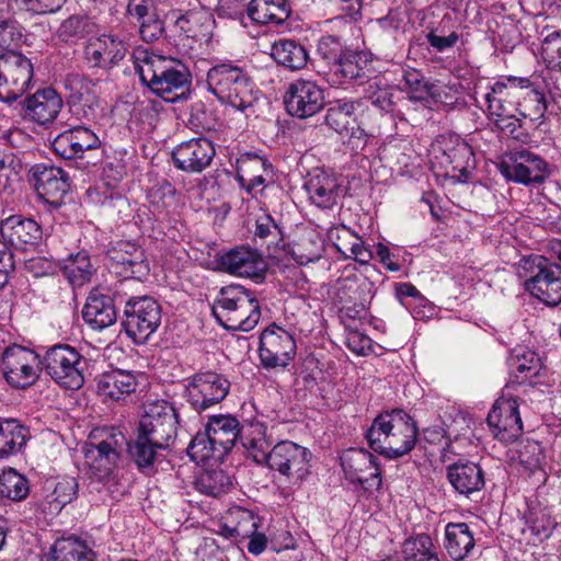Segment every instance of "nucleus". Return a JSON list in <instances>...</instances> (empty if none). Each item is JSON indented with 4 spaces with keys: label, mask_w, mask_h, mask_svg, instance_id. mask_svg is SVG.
<instances>
[{
    "label": "nucleus",
    "mask_w": 561,
    "mask_h": 561,
    "mask_svg": "<svg viewBox=\"0 0 561 561\" xmlns=\"http://www.w3.org/2000/svg\"><path fill=\"white\" fill-rule=\"evenodd\" d=\"M131 59L141 83L165 102L174 103L188 92L191 76L172 59L141 46L134 49Z\"/></svg>",
    "instance_id": "1"
},
{
    "label": "nucleus",
    "mask_w": 561,
    "mask_h": 561,
    "mask_svg": "<svg viewBox=\"0 0 561 561\" xmlns=\"http://www.w3.org/2000/svg\"><path fill=\"white\" fill-rule=\"evenodd\" d=\"M365 437L374 451L396 459L414 448L417 428L414 420L405 411L394 409L376 416Z\"/></svg>",
    "instance_id": "2"
},
{
    "label": "nucleus",
    "mask_w": 561,
    "mask_h": 561,
    "mask_svg": "<svg viewBox=\"0 0 561 561\" xmlns=\"http://www.w3.org/2000/svg\"><path fill=\"white\" fill-rule=\"evenodd\" d=\"M213 314L226 330L250 332L260 322L261 307L251 290L229 285L220 289L213 305Z\"/></svg>",
    "instance_id": "3"
},
{
    "label": "nucleus",
    "mask_w": 561,
    "mask_h": 561,
    "mask_svg": "<svg viewBox=\"0 0 561 561\" xmlns=\"http://www.w3.org/2000/svg\"><path fill=\"white\" fill-rule=\"evenodd\" d=\"M524 288L547 306L561 304V266L538 254L523 256L515 266Z\"/></svg>",
    "instance_id": "4"
},
{
    "label": "nucleus",
    "mask_w": 561,
    "mask_h": 561,
    "mask_svg": "<svg viewBox=\"0 0 561 561\" xmlns=\"http://www.w3.org/2000/svg\"><path fill=\"white\" fill-rule=\"evenodd\" d=\"M208 90L221 102L243 111L253 102L248 72L232 62L219 64L207 72Z\"/></svg>",
    "instance_id": "5"
},
{
    "label": "nucleus",
    "mask_w": 561,
    "mask_h": 561,
    "mask_svg": "<svg viewBox=\"0 0 561 561\" xmlns=\"http://www.w3.org/2000/svg\"><path fill=\"white\" fill-rule=\"evenodd\" d=\"M88 359L68 344L50 346L43 357V368L59 386L77 390L84 385Z\"/></svg>",
    "instance_id": "6"
},
{
    "label": "nucleus",
    "mask_w": 561,
    "mask_h": 561,
    "mask_svg": "<svg viewBox=\"0 0 561 561\" xmlns=\"http://www.w3.org/2000/svg\"><path fill=\"white\" fill-rule=\"evenodd\" d=\"M124 328L136 344H145L161 324V306L149 296L124 298Z\"/></svg>",
    "instance_id": "7"
},
{
    "label": "nucleus",
    "mask_w": 561,
    "mask_h": 561,
    "mask_svg": "<svg viewBox=\"0 0 561 561\" xmlns=\"http://www.w3.org/2000/svg\"><path fill=\"white\" fill-rule=\"evenodd\" d=\"M311 453L308 448L291 440L277 443L263 463L277 471L291 484L301 483L310 473Z\"/></svg>",
    "instance_id": "8"
},
{
    "label": "nucleus",
    "mask_w": 561,
    "mask_h": 561,
    "mask_svg": "<svg viewBox=\"0 0 561 561\" xmlns=\"http://www.w3.org/2000/svg\"><path fill=\"white\" fill-rule=\"evenodd\" d=\"M34 75L30 58L9 50L0 55V101L13 103L30 88Z\"/></svg>",
    "instance_id": "9"
},
{
    "label": "nucleus",
    "mask_w": 561,
    "mask_h": 561,
    "mask_svg": "<svg viewBox=\"0 0 561 561\" xmlns=\"http://www.w3.org/2000/svg\"><path fill=\"white\" fill-rule=\"evenodd\" d=\"M43 369L41 356L26 347L12 345L2 355V373L7 382L16 389L34 385Z\"/></svg>",
    "instance_id": "10"
},
{
    "label": "nucleus",
    "mask_w": 561,
    "mask_h": 561,
    "mask_svg": "<svg viewBox=\"0 0 561 561\" xmlns=\"http://www.w3.org/2000/svg\"><path fill=\"white\" fill-rule=\"evenodd\" d=\"M96 437L102 439L99 443L90 442L88 444L84 450V459L95 478L102 480L112 472L118 459L119 449L125 443V437L121 432L113 428L96 430L92 433L91 439Z\"/></svg>",
    "instance_id": "11"
},
{
    "label": "nucleus",
    "mask_w": 561,
    "mask_h": 561,
    "mask_svg": "<svg viewBox=\"0 0 561 561\" xmlns=\"http://www.w3.org/2000/svg\"><path fill=\"white\" fill-rule=\"evenodd\" d=\"M128 282H118L113 293L94 288L82 309L84 322L93 330H103L116 321L115 304H123L127 296Z\"/></svg>",
    "instance_id": "12"
},
{
    "label": "nucleus",
    "mask_w": 561,
    "mask_h": 561,
    "mask_svg": "<svg viewBox=\"0 0 561 561\" xmlns=\"http://www.w3.org/2000/svg\"><path fill=\"white\" fill-rule=\"evenodd\" d=\"M230 389L229 380L211 370L199 371L188 378L185 396L190 405L202 412L222 401Z\"/></svg>",
    "instance_id": "13"
},
{
    "label": "nucleus",
    "mask_w": 561,
    "mask_h": 561,
    "mask_svg": "<svg viewBox=\"0 0 561 561\" xmlns=\"http://www.w3.org/2000/svg\"><path fill=\"white\" fill-rule=\"evenodd\" d=\"M345 479L360 485L365 491L379 490L382 485L381 470L376 457L364 448H348L341 456Z\"/></svg>",
    "instance_id": "14"
},
{
    "label": "nucleus",
    "mask_w": 561,
    "mask_h": 561,
    "mask_svg": "<svg viewBox=\"0 0 561 561\" xmlns=\"http://www.w3.org/2000/svg\"><path fill=\"white\" fill-rule=\"evenodd\" d=\"M179 419L175 408L164 401H154L147 405L138 431L140 434L171 446L178 430Z\"/></svg>",
    "instance_id": "15"
},
{
    "label": "nucleus",
    "mask_w": 561,
    "mask_h": 561,
    "mask_svg": "<svg viewBox=\"0 0 561 561\" xmlns=\"http://www.w3.org/2000/svg\"><path fill=\"white\" fill-rule=\"evenodd\" d=\"M296 351V340L285 329L273 324L261 333L259 356L265 368L287 367Z\"/></svg>",
    "instance_id": "16"
},
{
    "label": "nucleus",
    "mask_w": 561,
    "mask_h": 561,
    "mask_svg": "<svg viewBox=\"0 0 561 561\" xmlns=\"http://www.w3.org/2000/svg\"><path fill=\"white\" fill-rule=\"evenodd\" d=\"M439 156H435L444 174L456 182H466L476 168L471 147L458 136L444 138L439 146Z\"/></svg>",
    "instance_id": "17"
},
{
    "label": "nucleus",
    "mask_w": 561,
    "mask_h": 561,
    "mask_svg": "<svg viewBox=\"0 0 561 561\" xmlns=\"http://www.w3.org/2000/svg\"><path fill=\"white\" fill-rule=\"evenodd\" d=\"M500 171L506 180L524 185L541 184L549 176L547 162L527 149L512 152Z\"/></svg>",
    "instance_id": "18"
},
{
    "label": "nucleus",
    "mask_w": 561,
    "mask_h": 561,
    "mask_svg": "<svg viewBox=\"0 0 561 561\" xmlns=\"http://www.w3.org/2000/svg\"><path fill=\"white\" fill-rule=\"evenodd\" d=\"M284 103L289 115L298 118L311 117L324 105V93L312 80L297 79L289 83Z\"/></svg>",
    "instance_id": "19"
},
{
    "label": "nucleus",
    "mask_w": 561,
    "mask_h": 561,
    "mask_svg": "<svg viewBox=\"0 0 561 561\" xmlns=\"http://www.w3.org/2000/svg\"><path fill=\"white\" fill-rule=\"evenodd\" d=\"M494 437L503 443L515 440L523 433L518 403L513 398L497 399L486 417Z\"/></svg>",
    "instance_id": "20"
},
{
    "label": "nucleus",
    "mask_w": 561,
    "mask_h": 561,
    "mask_svg": "<svg viewBox=\"0 0 561 561\" xmlns=\"http://www.w3.org/2000/svg\"><path fill=\"white\" fill-rule=\"evenodd\" d=\"M111 266L128 282V288L135 280H140L149 273V265L144 251L135 243L118 241L107 251Z\"/></svg>",
    "instance_id": "21"
},
{
    "label": "nucleus",
    "mask_w": 561,
    "mask_h": 561,
    "mask_svg": "<svg viewBox=\"0 0 561 561\" xmlns=\"http://www.w3.org/2000/svg\"><path fill=\"white\" fill-rule=\"evenodd\" d=\"M31 171L37 195L54 207L60 206L70 187L67 172L44 163L35 164Z\"/></svg>",
    "instance_id": "22"
},
{
    "label": "nucleus",
    "mask_w": 561,
    "mask_h": 561,
    "mask_svg": "<svg viewBox=\"0 0 561 561\" xmlns=\"http://www.w3.org/2000/svg\"><path fill=\"white\" fill-rule=\"evenodd\" d=\"M215 153L213 142L198 137L179 144L172 151V160L181 171L201 173L210 165Z\"/></svg>",
    "instance_id": "23"
},
{
    "label": "nucleus",
    "mask_w": 561,
    "mask_h": 561,
    "mask_svg": "<svg viewBox=\"0 0 561 561\" xmlns=\"http://www.w3.org/2000/svg\"><path fill=\"white\" fill-rule=\"evenodd\" d=\"M21 105L24 119L45 126L57 118L64 102L56 90L45 88L25 98Z\"/></svg>",
    "instance_id": "24"
},
{
    "label": "nucleus",
    "mask_w": 561,
    "mask_h": 561,
    "mask_svg": "<svg viewBox=\"0 0 561 561\" xmlns=\"http://www.w3.org/2000/svg\"><path fill=\"white\" fill-rule=\"evenodd\" d=\"M0 232L3 243L16 250L26 251L39 244L43 238L41 226L33 219L10 216L1 221Z\"/></svg>",
    "instance_id": "25"
},
{
    "label": "nucleus",
    "mask_w": 561,
    "mask_h": 561,
    "mask_svg": "<svg viewBox=\"0 0 561 561\" xmlns=\"http://www.w3.org/2000/svg\"><path fill=\"white\" fill-rule=\"evenodd\" d=\"M222 271L238 277H261L265 265L260 253L250 247H236L218 259Z\"/></svg>",
    "instance_id": "26"
},
{
    "label": "nucleus",
    "mask_w": 561,
    "mask_h": 561,
    "mask_svg": "<svg viewBox=\"0 0 561 561\" xmlns=\"http://www.w3.org/2000/svg\"><path fill=\"white\" fill-rule=\"evenodd\" d=\"M126 53L124 41L112 34L91 37L84 47L85 59L98 68L114 67L124 59Z\"/></svg>",
    "instance_id": "27"
},
{
    "label": "nucleus",
    "mask_w": 561,
    "mask_h": 561,
    "mask_svg": "<svg viewBox=\"0 0 561 561\" xmlns=\"http://www.w3.org/2000/svg\"><path fill=\"white\" fill-rule=\"evenodd\" d=\"M447 479L456 492L467 497L480 492L485 484L482 468L470 461L448 466Z\"/></svg>",
    "instance_id": "28"
},
{
    "label": "nucleus",
    "mask_w": 561,
    "mask_h": 561,
    "mask_svg": "<svg viewBox=\"0 0 561 561\" xmlns=\"http://www.w3.org/2000/svg\"><path fill=\"white\" fill-rule=\"evenodd\" d=\"M96 381V393L105 401H119L135 391L137 386L136 377L127 370L115 369L99 375Z\"/></svg>",
    "instance_id": "29"
},
{
    "label": "nucleus",
    "mask_w": 561,
    "mask_h": 561,
    "mask_svg": "<svg viewBox=\"0 0 561 561\" xmlns=\"http://www.w3.org/2000/svg\"><path fill=\"white\" fill-rule=\"evenodd\" d=\"M169 448L170 446L137 432L135 439L128 444V454L141 472H152L154 465L162 461L164 451Z\"/></svg>",
    "instance_id": "30"
},
{
    "label": "nucleus",
    "mask_w": 561,
    "mask_h": 561,
    "mask_svg": "<svg viewBox=\"0 0 561 561\" xmlns=\"http://www.w3.org/2000/svg\"><path fill=\"white\" fill-rule=\"evenodd\" d=\"M524 534H529L534 541L542 542L550 538L558 526L552 511L540 503H530L523 516Z\"/></svg>",
    "instance_id": "31"
},
{
    "label": "nucleus",
    "mask_w": 561,
    "mask_h": 561,
    "mask_svg": "<svg viewBox=\"0 0 561 561\" xmlns=\"http://www.w3.org/2000/svg\"><path fill=\"white\" fill-rule=\"evenodd\" d=\"M305 188L311 203L319 208H332L337 202L340 185L333 175L323 171L309 174Z\"/></svg>",
    "instance_id": "32"
},
{
    "label": "nucleus",
    "mask_w": 561,
    "mask_h": 561,
    "mask_svg": "<svg viewBox=\"0 0 561 561\" xmlns=\"http://www.w3.org/2000/svg\"><path fill=\"white\" fill-rule=\"evenodd\" d=\"M511 367L513 369V378L519 383L536 385L543 373V364L541 357L530 350H515L511 357Z\"/></svg>",
    "instance_id": "33"
},
{
    "label": "nucleus",
    "mask_w": 561,
    "mask_h": 561,
    "mask_svg": "<svg viewBox=\"0 0 561 561\" xmlns=\"http://www.w3.org/2000/svg\"><path fill=\"white\" fill-rule=\"evenodd\" d=\"M240 425L238 419L231 414H214L208 417L205 432L215 444L229 453L239 438Z\"/></svg>",
    "instance_id": "34"
},
{
    "label": "nucleus",
    "mask_w": 561,
    "mask_h": 561,
    "mask_svg": "<svg viewBox=\"0 0 561 561\" xmlns=\"http://www.w3.org/2000/svg\"><path fill=\"white\" fill-rule=\"evenodd\" d=\"M291 9L287 0H251L248 3V16L254 23H284L290 15Z\"/></svg>",
    "instance_id": "35"
},
{
    "label": "nucleus",
    "mask_w": 561,
    "mask_h": 561,
    "mask_svg": "<svg viewBox=\"0 0 561 561\" xmlns=\"http://www.w3.org/2000/svg\"><path fill=\"white\" fill-rule=\"evenodd\" d=\"M238 440L257 463H263L271 450L270 443L266 438V427L260 421H247L242 423L240 425Z\"/></svg>",
    "instance_id": "36"
},
{
    "label": "nucleus",
    "mask_w": 561,
    "mask_h": 561,
    "mask_svg": "<svg viewBox=\"0 0 561 561\" xmlns=\"http://www.w3.org/2000/svg\"><path fill=\"white\" fill-rule=\"evenodd\" d=\"M271 57L288 70H300L307 66L309 55L304 45L287 38H280L271 47Z\"/></svg>",
    "instance_id": "37"
},
{
    "label": "nucleus",
    "mask_w": 561,
    "mask_h": 561,
    "mask_svg": "<svg viewBox=\"0 0 561 561\" xmlns=\"http://www.w3.org/2000/svg\"><path fill=\"white\" fill-rule=\"evenodd\" d=\"M445 549L455 561H462L474 548L473 534L466 523H448L445 527Z\"/></svg>",
    "instance_id": "38"
},
{
    "label": "nucleus",
    "mask_w": 561,
    "mask_h": 561,
    "mask_svg": "<svg viewBox=\"0 0 561 561\" xmlns=\"http://www.w3.org/2000/svg\"><path fill=\"white\" fill-rule=\"evenodd\" d=\"M366 55L362 51L348 49L331 66L329 81L341 85L353 79L360 78L366 64Z\"/></svg>",
    "instance_id": "39"
},
{
    "label": "nucleus",
    "mask_w": 561,
    "mask_h": 561,
    "mask_svg": "<svg viewBox=\"0 0 561 561\" xmlns=\"http://www.w3.org/2000/svg\"><path fill=\"white\" fill-rule=\"evenodd\" d=\"M330 238L341 241L335 243V248L346 257H352L360 264H366L373 259V253L365 242L345 226L330 231Z\"/></svg>",
    "instance_id": "40"
},
{
    "label": "nucleus",
    "mask_w": 561,
    "mask_h": 561,
    "mask_svg": "<svg viewBox=\"0 0 561 561\" xmlns=\"http://www.w3.org/2000/svg\"><path fill=\"white\" fill-rule=\"evenodd\" d=\"M187 454L197 463L217 465L224 461L228 451L215 444L214 439L204 432L196 434L191 440Z\"/></svg>",
    "instance_id": "41"
},
{
    "label": "nucleus",
    "mask_w": 561,
    "mask_h": 561,
    "mask_svg": "<svg viewBox=\"0 0 561 561\" xmlns=\"http://www.w3.org/2000/svg\"><path fill=\"white\" fill-rule=\"evenodd\" d=\"M176 26L187 37L207 42L213 35L215 20L206 11H188L176 20Z\"/></svg>",
    "instance_id": "42"
},
{
    "label": "nucleus",
    "mask_w": 561,
    "mask_h": 561,
    "mask_svg": "<svg viewBox=\"0 0 561 561\" xmlns=\"http://www.w3.org/2000/svg\"><path fill=\"white\" fill-rule=\"evenodd\" d=\"M42 561H93V552L84 541L67 537L55 541L51 551Z\"/></svg>",
    "instance_id": "43"
},
{
    "label": "nucleus",
    "mask_w": 561,
    "mask_h": 561,
    "mask_svg": "<svg viewBox=\"0 0 561 561\" xmlns=\"http://www.w3.org/2000/svg\"><path fill=\"white\" fill-rule=\"evenodd\" d=\"M28 430L16 420L0 417V458L19 453L26 444Z\"/></svg>",
    "instance_id": "44"
},
{
    "label": "nucleus",
    "mask_w": 561,
    "mask_h": 561,
    "mask_svg": "<svg viewBox=\"0 0 561 561\" xmlns=\"http://www.w3.org/2000/svg\"><path fill=\"white\" fill-rule=\"evenodd\" d=\"M257 528V517L252 512L241 507L231 508L222 525L224 534L228 538H247Z\"/></svg>",
    "instance_id": "45"
},
{
    "label": "nucleus",
    "mask_w": 561,
    "mask_h": 561,
    "mask_svg": "<svg viewBox=\"0 0 561 561\" xmlns=\"http://www.w3.org/2000/svg\"><path fill=\"white\" fill-rule=\"evenodd\" d=\"M325 122L330 128L343 135L356 122L355 103L348 100L331 102L327 110Z\"/></svg>",
    "instance_id": "46"
},
{
    "label": "nucleus",
    "mask_w": 561,
    "mask_h": 561,
    "mask_svg": "<svg viewBox=\"0 0 561 561\" xmlns=\"http://www.w3.org/2000/svg\"><path fill=\"white\" fill-rule=\"evenodd\" d=\"M522 96L517 114L530 124H539L547 111L545 94L530 82V88H525Z\"/></svg>",
    "instance_id": "47"
},
{
    "label": "nucleus",
    "mask_w": 561,
    "mask_h": 561,
    "mask_svg": "<svg viewBox=\"0 0 561 561\" xmlns=\"http://www.w3.org/2000/svg\"><path fill=\"white\" fill-rule=\"evenodd\" d=\"M525 88H530V79L527 77H506L494 82L490 87V95L500 98L502 102H512L515 108L519 107Z\"/></svg>",
    "instance_id": "48"
},
{
    "label": "nucleus",
    "mask_w": 561,
    "mask_h": 561,
    "mask_svg": "<svg viewBox=\"0 0 561 561\" xmlns=\"http://www.w3.org/2000/svg\"><path fill=\"white\" fill-rule=\"evenodd\" d=\"M30 493L28 480L13 468L0 474V497L14 502L23 501Z\"/></svg>",
    "instance_id": "49"
},
{
    "label": "nucleus",
    "mask_w": 561,
    "mask_h": 561,
    "mask_svg": "<svg viewBox=\"0 0 561 561\" xmlns=\"http://www.w3.org/2000/svg\"><path fill=\"white\" fill-rule=\"evenodd\" d=\"M230 485V477L221 469H205L195 480L198 492L214 497L226 493Z\"/></svg>",
    "instance_id": "50"
},
{
    "label": "nucleus",
    "mask_w": 561,
    "mask_h": 561,
    "mask_svg": "<svg viewBox=\"0 0 561 561\" xmlns=\"http://www.w3.org/2000/svg\"><path fill=\"white\" fill-rule=\"evenodd\" d=\"M367 283L355 273L341 276L335 285V299L339 305H347L354 301L365 300Z\"/></svg>",
    "instance_id": "51"
},
{
    "label": "nucleus",
    "mask_w": 561,
    "mask_h": 561,
    "mask_svg": "<svg viewBox=\"0 0 561 561\" xmlns=\"http://www.w3.org/2000/svg\"><path fill=\"white\" fill-rule=\"evenodd\" d=\"M62 272L73 287H81L90 282L94 268L90 256L84 252H78L76 255L70 256Z\"/></svg>",
    "instance_id": "52"
},
{
    "label": "nucleus",
    "mask_w": 561,
    "mask_h": 561,
    "mask_svg": "<svg viewBox=\"0 0 561 561\" xmlns=\"http://www.w3.org/2000/svg\"><path fill=\"white\" fill-rule=\"evenodd\" d=\"M94 23L84 15H71L59 25L56 36L59 41L73 44L92 33Z\"/></svg>",
    "instance_id": "53"
},
{
    "label": "nucleus",
    "mask_w": 561,
    "mask_h": 561,
    "mask_svg": "<svg viewBox=\"0 0 561 561\" xmlns=\"http://www.w3.org/2000/svg\"><path fill=\"white\" fill-rule=\"evenodd\" d=\"M403 553L405 561H440L431 537L425 534H420L407 540Z\"/></svg>",
    "instance_id": "54"
},
{
    "label": "nucleus",
    "mask_w": 561,
    "mask_h": 561,
    "mask_svg": "<svg viewBox=\"0 0 561 561\" xmlns=\"http://www.w3.org/2000/svg\"><path fill=\"white\" fill-rule=\"evenodd\" d=\"M51 484L54 488L46 497L53 510L60 511L77 497L78 482L75 478L65 477Z\"/></svg>",
    "instance_id": "55"
},
{
    "label": "nucleus",
    "mask_w": 561,
    "mask_h": 561,
    "mask_svg": "<svg viewBox=\"0 0 561 561\" xmlns=\"http://www.w3.org/2000/svg\"><path fill=\"white\" fill-rule=\"evenodd\" d=\"M541 56L550 69L561 72V30L546 28L541 38Z\"/></svg>",
    "instance_id": "56"
},
{
    "label": "nucleus",
    "mask_w": 561,
    "mask_h": 561,
    "mask_svg": "<svg viewBox=\"0 0 561 561\" xmlns=\"http://www.w3.org/2000/svg\"><path fill=\"white\" fill-rule=\"evenodd\" d=\"M291 252L294 259L300 265H305L321 257L322 247L314 233L309 232L295 241Z\"/></svg>",
    "instance_id": "57"
},
{
    "label": "nucleus",
    "mask_w": 561,
    "mask_h": 561,
    "mask_svg": "<svg viewBox=\"0 0 561 561\" xmlns=\"http://www.w3.org/2000/svg\"><path fill=\"white\" fill-rule=\"evenodd\" d=\"M493 125L504 135L510 136L512 139L522 144H527L530 139L528 133V124L526 119L519 115H504L501 118H494Z\"/></svg>",
    "instance_id": "58"
},
{
    "label": "nucleus",
    "mask_w": 561,
    "mask_h": 561,
    "mask_svg": "<svg viewBox=\"0 0 561 561\" xmlns=\"http://www.w3.org/2000/svg\"><path fill=\"white\" fill-rule=\"evenodd\" d=\"M402 82L403 89L408 91L411 100L423 101L426 100L431 94L427 81L417 69H404L402 75Z\"/></svg>",
    "instance_id": "59"
},
{
    "label": "nucleus",
    "mask_w": 561,
    "mask_h": 561,
    "mask_svg": "<svg viewBox=\"0 0 561 561\" xmlns=\"http://www.w3.org/2000/svg\"><path fill=\"white\" fill-rule=\"evenodd\" d=\"M518 459L527 470L536 471L545 461L543 448L537 440H526L518 450Z\"/></svg>",
    "instance_id": "60"
},
{
    "label": "nucleus",
    "mask_w": 561,
    "mask_h": 561,
    "mask_svg": "<svg viewBox=\"0 0 561 561\" xmlns=\"http://www.w3.org/2000/svg\"><path fill=\"white\" fill-rule=\"evenodd\" d=\"M347 50L342 39L335 35H324L319 39L317 51L327 61L329 68Z\"/></svg>",
    "instance_id": "61"
},
{
    "label": "nucleus",
    "mask_w": 561,
    "mask_h": 561,
    "mask_svg": "<svg viewBox=\"0 0 561 561\" xmlns=\"http://www.w3.org/2000/svg\"><path fill=\"white\" fill-rule=\"evenodd\" d=\"M51 148L57 156L64 159L82 158L69 129L61 131L54 138Z\"/></svg>",
    "instance_id": "62"
},
{
    "label": "nucleus",
    "mask_w": 561,
    "mask_h": 561,
    "mask_svg": "<svg viewBox=\"0 0 561 561\" xmlns=\"http://www.w3.org/2000/svg\"><path fill=\"white\" fill-rule=\"evenodd\" d=\"M22 31L18 21L7 19L0 21V50L18 46L22 39Z\"/></svg>",
    "instance_id": "63"
},
{
    "label": "nucleus",
    "mask_w": 561,
    "mask_h": 561,
    "mask_svg": "<svg viewBox=\"0 0 561 561\" xmlns=\"http://www.w3.org/2000/svg\"><path fill=\"white\" fill-rule=\"evenodd\" d=\"M366 98L377 108L389 112L393 107V93L388 87H379L370 83L366 89Z\"/></svg>",
    "instance_id": "64"
}]
</instances>
